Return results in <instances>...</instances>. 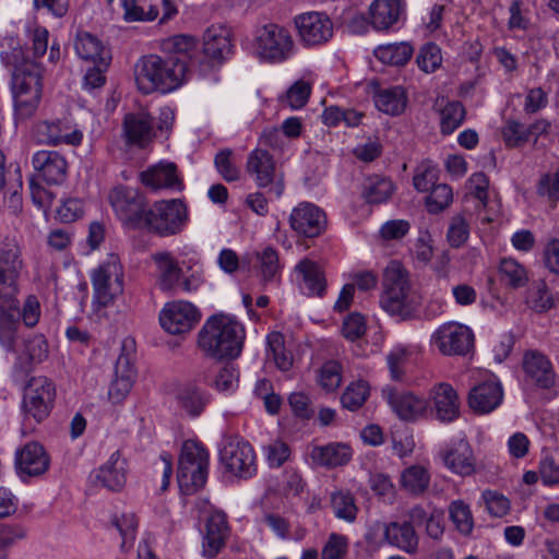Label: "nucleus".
<instances>
[{
    "mask_svg": "<svg viewBox=\"0 0 559 559\" xmlns=\"http://www.w3.org/2000/svg\"><path fill=\"white\" fill-rule=\"evenodd\" d=\"M24 269L22 252L14 242L0 246V345L7 352L19 350L17 295L20 276Z\"/></svg>",
    "mask_w": 559,
    "mask_h": 559,
    "instance_id": "nucleus-1",
    "label": "nucleus"
},
{
    "mask_svg": "<svg viewBox=\"0 0 559 559\" xmlns=\"http://www.w3.org/2000/svg\"><path fill=\"white\" fill-rule=\"evenodd\" d=\"M1 59L12 72L14 109L19 118L33 116L41 98V75L39 66L28 60L16 43L11 49L1 51Z\"/></svg>",
    "mask_w": 559,
    "mask_h": 559,
    "instance_id": "nucleus-2",
    "label": "nucleus"
},
{
    "mask_svg": "<svg viewBox=\"0 0 559 559\" xmlns=\"http://www.w3.org/2000/svg\"><path fill=\"white\" fill-rule=\"evenodd\" d=\"M246 330L235 316L216 313L209 317L198 333V347L215 359L237 358L242 350Z\"/></svg>",
    "mask_w": 559,
    "mask_h": 559,
    "instance_id": "nucleus-3",
    "label": "nucleus"
},
{
    "mask_svg": "<svg viewBox=\"0 0 559 559\" xmlns=\"http://www.w3.org/2000/svg\"><path fill=\"white\" fill-rule=\"evenodd\" d=\"M188 68V62L179 58L164 59L157 55L143 57L134 69L138 90L143 94L173 92L185 81Z\"/></svg>",
    "mask_w": 559,
    "mask_h": 559,
    "instance_id": "nucleus-4",
    "label": "nucleus"
},
{
    "mask_svg": "<svg viewBox=\"0 0 559 559\" xmlns=\"http://www.w3.org/2000/svg\"><path fill=\"white\" fill-rule=\"evenodd\" d=\"M379 305L397 321L411 320L417 312L418 297L412 288L407 271L397 262H391L384 270Z\"/></svg>",
    "mask_w": 559,
    "mask_h": 559,
    "instance_id": "nucleus-5",
    "label": "nucleus"
},
{
    "mask_svg": "<svg viewBox=\"0 0 559 559\" xmlns=\"http://www.w3.org/2000/svg\"><path fill=\"white\" fill-rule=\"evenodd\" d=\"M57 397L53 381L45 376L32 377L22 394L21 412L23 415L22 433L32 432L51 414Z\"/></svg>",
    "mask_w": 559,
    "mask_h": 559,
    "instance_id": "nucleus-6",
    "label": "nucleus"
},
{
    "mask_svg": "<svg viewBox=\"0 0 559 559\" xmlns=\"http://www.w3.org/2000/svg\"><path fill=\"white\" fill-rule=\"evenodd\" d=\"M209 474V452L194 440L183 442L178 460L177 480L186 493L202 488Z\"/></svg>",
    "mask_w": 559,
    "mask_h": 559,
    "instance_id": "nucleus-7",
    "label": "nucleus"
},
{
    "mask_svg": "<svg viewBox=\"0 0 559 559\" xmlns=\"http://www.w3.org/2000/svg\"><path fill=\"white\" fill-rule=\"evenodd\" d=\"M188 219V209L182 201H157L146 209L142 228L160 237H168L181 233Z\"/></svg>",
    "mask_w": 559,
    "mask_h": 559,
    "instance_id": "nucleus-8",
    "label": "nucleus"
},
{
    "mask_svg": "<svg viewBox=\"0 0 559 559\" xmlns=\"http://www.w3.org/2000/svg\"><path fill=\"white\" fill-rule=\"evenodd\" d=\"M254 47L258 56L270 63H283L297 51L289 31L274 23L265 24L257 31Z\"/></svg>",
    "mask_w": 559,
    "mask_h": 559,
    "instance_id": "nucleus-9",
    "label": "nucleus"
},
{
    "mask_svg": "<svg viewBox=\"0 0 559 559\" xmlns=\"http://www.w3.org/2000/svg\"><path fill=\"white\" fill-rule=\"evenodd\" d=\"M92 285L94 301L100 306H108L123 292V267L116 253H109L106 259L93 271Z\"/></svg>",
    "mask_w": 559,
    "mask_h": 559,
    "instance_id": "nucleus-10",
    "label": "nucleus"
},
{
    "mask_svg": "<svg viewBox=\"0 0 559 559\" xmlns=\"http://www.w3.org/2000/svg\"><path fill=\"white\" fill-rule=\"evenodd\" d=\"M219 459L225 468L239 478H250L257 473L255 453L251 444L237 436L222 441Z\"/></svg>",
    "mask_w": 559,
    "mask_h": 559,
    "instance_id": "nucleus-11",
    "label": "nucleus"
},
{
    "mask_svg": "<svg viewBox=\"0 0 559 559\" xmlns=\"http://www.w3.org/2000/svg\"><path fill=\"white\" fill-rule=\"evenodd\" d=\"M108 201L119 221L131 229H142L146 212L145 198L134 188L118 186L108 194Z\"/></svg>",
    "mask_w": 559,
    "mask_h": 559,
    "instance_id": "nucleus-12",
    "label": "nucleus"
},
{
    "mask_svg": "<svg viewBox=\"0 0 559 559\" xmlns=\"http://www.w3.org/2000/svg\"><path fill=\"white\" fill-rule=\"evenodd\" d=\"M430 343L443 356H465L474 348V333L467 325L450 321L432 333Z\"/></svg>",
    "mask_w": 559,
    "mask_h": 559,
    "instance_id": "nucleus-13",
    "label": "nucleus"
},
{
    "mask_svg": "<svg viewBox=\"0 0 559 559\" xmlns=\"http://www.w3.org/2000/svg\"><path fill=\"white\" fill-rule=\"evenodd\" d=\"M294 24L305 47L322 46L333 37V21L324 12L310 11L298 14L294 17Z\"/></svg>",
    "mask_w": 559,
    "mask_h": 559,
    "instance_id": "nucleus-14",
    "label": "nucleus"
},
{
    "mask_svg": "<svg viewBox=\"0 0 559 559\" xmlns=\"http://www.w3.org/2000/svg\"><path fill=\"white\" fill-rule=\"evenodd\" d=\"M247 171L259 188H267V193L278 199L285 189L283 176L276 170L272 155L262 148L252 151L247 160Z\"/></svg>",
    "mask_w": 559,
    "mask_h": 559,
    "instance_id": "nucleus-15",
    "label": "nucleus"
},
{
    "mask_svg": "<svg viewBox=\"0 0 559 559\" xmlns=\"http://www.w3.org/2000/svg\"><path fill=\"white\" fill-rule=\"evenodd\" d=\"M198 308L189 301L167 302L159 313L162 328L169 334L189 332L200 321Z\"/></svg>",
    "mask_w": 559,
    "mask_h": 559,
    "instance_id": "nucleus-16",
    "label": "nucleus"
},
{
    "mask_svg": "<svg viewBox=\"0 0 559 559\" xmlns=\"http://www.w3.org/2000/svg\"><path fill=\"white\" fill-rule=\"evenodd\" d=\"M289 225L299 236L313 238L326 227V216L322 209L310 202H301L289 215Z\"/></svg>",
    "mask_w": 559,
    "mask_h": 559,
    "instance_id": "nucleus-17",
    "label": "nucleus"
},
{
    "mask_svg": "<svg viewBox=\"0 0 559 559\" xmlns=\"http://www.w3.org/2000/svg\"><path fill=\"white\" fill-rule=\"evenodd\" d=\"M293 278L299 290L308 297H322L326 292V280L319 264L308 258L294 267Z\"/></svg>",
    "mask_w": 559,
    "mask_h": 559,
    "instance_id": "nucleus-18",
    "label": "nucleus"
},
{
    "mask_svg": "<svg viewBox=\"0 0 559 559\" xmlns=\"http://www.w3.org/2000/svg\"><path fill=\"white\" fill-rule=\"evenodd\" d=\"M122 136L128 146L146 147L155 136L152 116L146 111L127 114L122 122Z\"/></svg>",
    "mask_w": 559,
    "mask_h": 559,
    "instance_id": "nucleus-19",
    "label": "nucleus"
},
{
    "mask_svg": "<svg viewBox=\"0 0 559 559\" xmlns=\"http://www.w3.org/2000/svg\"><path fill=\"white\" fill-rule=\"evenodd\" d=\"M139 178L141 183L152 191L162 189L181 191L183 189L177 166L171 162L162 160L141 171Z\"/></svg>",
    "mask_w": 559,
    "mask_h": 559,
    "instance_id": "nucleus-20",
    "label": "nucleus"
},
{
    "mask_svg": "<svg viewBox=\"0 0 559 559\" xmlns=\"http://www.w3.org/2000/svg\"><path fill=\"white\" fill-rule=\"evenodd\" d=\"M32 165L38 176L48 185H60L67 178V159L57 151H37L32 157Z\"/></svg>",
    "mask_w": 559,
    "mask_h": 559,
    "instance_id": "nucleus-21",
    "label": "nucleus"
},
{
    "mask_svg": "<svg viewBox=\"0 0 559 559\" xmlns=\"http://www.w3.org/2000/svg\"><path fill=\"white\" fill-rule=\"evenodd\" d=\"M522 367L526 380L542 389H549L554 385L556 373L551 361L546 355L538 350H527L523 355Z\"/></svg>",
    "mask_w": 559,
    "mask_h": 559,
    "instance_id": "nucleus-22",
    "label": "nucleus"
},
{
    "mask_svg": "<svg viewBox=\"0 0 559 559\" xmlns=\"http://www.w3.org/2000/svg\"><path fill=\"white\" fill-rule=\"evenodd\" d=\"M15 464L22 478L39 476L48 469L49 456L41 444L29 442L16 452Z\"/></svg>",
    "mask_w": 559,
    "mask_h": 559,
    "instance_id": "nucleus-23",
    "label": "nucleus"
},
{
    "mask_svg": "<svg viewBox=\"0 0 559 559\" xmlns=\"http://www.w3.org/2000/svg\"><path fill=\"white\" fill-rule=\"evenodd\" d=\"M502 399L501 383L495 377H490L471 389L468 404L475 412L486 414L496 409L501 404Z\"/></svg>",
    "mask_w": 559,
    "mask_h": 559,
    "instance_id": "nucleus-24",
    "label": "nucleus"
},
{
    "mask_svg": "<svg viewBox=\"0 0 559 559\" xmlns=\"http://www.w3.org/2000/svg\"><path fill=\"white\" fill-rule=\"evenodd\" d=\"M156 265V283L162 292L176 293L179 290L182 269L177 259L167 251L152 254Z\"/></svg>",
    "mask_w": 559,
    "mask_h": 559,
    "instance_id": "nucleus-25",
    "label": "nucleus"
},
{
    "mask_svg": "<svg viewBox=\"0 0 559 559\" xmlns=\"http://www.w3.org/2000/svg\"><path fill=\"white\" fill-rule=\"evenodd\" d=\"M37 139L41 143L58 145H78L83 139L82 132L64 121H43L36 126Z\"/></svg>",
    "mask_w": 559,
    "mask_h": 559,
    "instance_id": "nucleus-26",
    "label": "nucleus"
},
{
    "mask_svg": "<svg viewBox=\"0 0 559 559\" xmlns=\"http://www.w3.org/2000/svg\"><path fill=\"white\" fill-rule=\"evenodd\" d=\"M370 25L377 31H389L404 19L400 0H374L369 7Z\"/></svg>",
    "mask_w": 559,
    "mask_h": 559,
    "instance_id": "nucleus-27",
    "label": "nucleus"
},
{
    "mask_svg": "<svg viewBox=\"0 0 559 559\" xmlns=\"http://www.w3.org/2000/svg\"><path fill=\"white\" fill-rule=\"evenodd\" d=\"M444 465L461 476L472 475L475 471V457L466 439L460 438L441 453Z\"/></svg>",
    "mask_w": 559,
    "mask_h": 559,
    "instance_id": "nucleus-28",
    "label": "nucleus"
},
{
    "mask_svg": "<svg viewBox=\"0 0 559 559\" xmlns=\"http://www.w3.org/2000/svg\"><path fill=\"white\" fill-rule=\"evenodd\" d=\"M203 52L217 62L229 58L234 52L230 29L223 25L210 26L203 36Z\"/></svg>",
    "mask_w": 559,
    "mask_h": 559,
    "instance_id": "nucleus-29",
    "label": "nucleus"
},
{
    "mask_svg": "<svg viewBox=\"0 0 559 559\" xmlns=\"http://www.w3.org/2000/svg\"><path fill=\"white\" fill-rule=\"evenodd\" d=\"M383 395L393 412L403 420H415L421 416L427 402L411 392H399L392 389H384Z\"/></svg>",
    "mask_w": 559,
    "mask_h": 559,
    "instance_id": "nucleus-30",
    "label": "nucleus"
},
{
    "mask_svg": "<svg viewBox=\"0 0 559 559\" xmlns=\"http://www.w3.org/2000/svg\"><path fill=\"white\" fill-rule=\"evenodd\" d=\"M352 455L350 447L342 442L314 445L310 451V457L314 464L330 468L347 464Z\"/></svg>",
    "mask_w": 559,
    "mask_h": 559,
    "instance_id": "nucleus-31",
    "label": "nucleus"
},
{
    "mask_svg": "<svg viewBox=\"0 0 559 559\" xmlns=\"http://www.w3.org/2000/svg\"><path fill=\"white\" fill-rule=\"evenodd\" d=\"M96 478L109 490L118 491L123 488L127 481V461L119 451L114 452L99 467Z\"/></svg>",
    "mask_w": 559,
    "mask_h": 559,
    "instance_id": "nucleus-32",
    "label": "nucleus"
},
{
    "mask_svg": "<svg viewBox=\"0 0 559 559\" xmlns=\"http://www.w3.org/2000/svg\"><path fill=\"white\" fill-rule=\"evenodd\" d=\"M437 418L441 421H452L459 416V397L449 383H439L431 390Z\"/></svg>",
    "mask_w": 559,
    "mask_h": 559,
    "instance_id": "nucleus-33",
    "label": "nucleus"
},
{
    "mask_svg": "<svg viewBox=\"0 0 559 559\" xmlns=\"http://www.w3.org/2000/svg\"><path fill=\"white\" fill-rule=\"evenodd\" d=\"M74 49L82 60L92 63L100 61L102 67L109 66V51L103 46L102 41L91 33L79 32L74 40Z\"/></svg>",
    "mask_w": 559,
    "mask_h": 559,
    "instance_id": "nucleus-34",
    "label": "nucleus"
},
{
    "mask_svg": "<svg viewBox=\"0 0 559 559\" xmlns=\"http://www.w3.org/2000/svg\"><path fill=\"white\" fill-rule=\"evenodd\" d=\"M378 110L389 116H400L407 105V95L402 86L380 88L373 96Z\"/></svg>",
    "mask_w": 559,
    "mask_h": 559,
    "instance_id": "nucleus-35",
    "label": "nucleus"
},
{
    "mask_svg": "<svg viewBox=\"0 0 559 559\" xmlns=\"http://www.w3.org/2000/svg\"><path fill=\"white\" fill-rule=\"evenodd\" d=\"M436 107H438L440 115V130L442 134H452L465 120V108L457 100H447L442 97L437 99Z\"/></svg>",
    "mask_w": 559,
    "mask_h": 559,
    "instance_id": "nucleus-36",
    "label": "nucleus"
},
{
    "mask_svg": "<svg viewBox=\"0 0 559 559\" xmlns=\"http://www.w3.org/2000/svg\"><path fill=\"white\" fill-rule=\"evenodd\" d=\"M417 354L418 347L416 345H394L386 355V365L391 378L396 381L402 380L406 371V366Z\"/></svg>",
    "mask_w": 559,
    "mask_h": 559,
    "instance_id": "nucleus-37",
    "label": "nucleus"
},
{
    "mask_svg": "<svg viewBox=\"0 0 559 559\" xmlns=\"http://www.w3.org/2000/svg\"><path fill=\"white\" fill-rule=\"evenodd\" d=\"M260 510L266 524H289L294 521L293 512L285 500L275 493L265 496Z\"/></svg>",
    "mask_w": 559,
    "mask_h": 559,
    "instance_id": "nucleus-38",
    "label": "nucleus"
},
{
    "mask_svg": "<svg viewBox=\"0 0 559 559\" xmlns=\"http://www.w3.org/2000/svg\"><path fill=\"white\" fill-rule=\"evenodd\" d=\"M160 49L169 57L191 60L198 50V40L194 36L179 34L167 37L160 41Z\"/></svg>",
    "mask_w": 559,
    "mask_h": 559,
    "instance_id": "nucleus-39",
    "label": "nucleus"
},
{
    "mask_svg": "<svg viewBox=\"0 0 559 559\" xmlns=\"http://www.w3.org/2000/svg\"><path fill=\"white\" fill-rule=\"evenodd\" d=\"M430 473L421 465H412L401 473L400 484L412 496H420L429 488Z\"/></svg>",
    "mask_w": 559,
    "mask_h": 559,
    "instance_id": "nucleus-40",
    "label": "nucleus"
},
{
    "mask_svg": "<svg viewBox=\"0 0 559 559\" xmlns=\"http://www.w3.org/2000/svg\"><path fill=\"white\" fill-rule=\"evenodd\" d=\"M413 47L406 43H392L376 48L374 56L382 63L391 66H403L413 56Z\"/></svg>",
    "mask_w": 559,
    "mask_h": 559,
    "instance_id": "nucleus-41",
    "label": "nucleus"
},
{
    "mask_svg": "<svg viewBox=\"0 0 559 559\" xmlns=\"http://www.w3.org/2000/svg\"><path fill=\"white\" fill-rule=\"evenodd\" d=\"M210 396L194 385H187L178 394V403L189 416L198 417L204 411Z\"/></svg>",
    "mask_w": 559,
    "mask_h": 559,
    "instance_id": "nucleus-42",
    "label": "nucleus"
},
{
    "mask_svg": "<svg viewBox=\"0 0 559 559\" xmlns=\"http://www.w3.org/2000/svg\"><path fill=\"white\" fill-rule=\"evenodd\" d=\"M394 191L393 182L385 177L371 176L364 183L362 195L368 203L386 202Z\"/></svg>",
    "mask_w": 559,
    "mask_h": 559,
    "instance_id": "nucleus-43",
    "label": "nucleus"
},
{
    "mask_svg": "<svg viewBox=\"0 0 559 559\" xmlns=\"http://www.w3.org/2000/svg\"><path fill=\"white\" fill-rule=\"evenodd\" d=\"M388 542L400 549L413 554L418 547V535L414 526H384Z\"/></svg>",
    "mask_w": 559,
    "mask_h": 559,
    "instance_id": "nucleus-44",
    "label": "nucleus"
},
{
    "mask_svg": "<svg viewBox=\"0 0 559 559\" xmlns=\"http://www.w3.org/2000/svg\"><path fill=\"white\" fill-rule=\"evenodd\" d=\"M229 536V526H205L202 539V555L206 558H214L225 546Z\"/></svg>",
    "mask_w": 559,
    "mask_h": 559,
    "instance_id": "nucleus-45",
    "label": "nucleus"
},
{
    "mask_svg": "<svg viewBox=\"0 0 559 559\" xmlns=\"http://www.w3.org/2000/svg\"><path fill=\"white\" fill-rule=\"evenodd\" d=\"M501 281L512 288H520L528 282L526 269L512 258L502 259L499 266Z\"/></svg>",
    "mask_w": 559,
    "mask_h": 559,
    "instance_id": "nucleus-46",
    "label": "nucleus"
},
{
    "mask_svg": "<svg viewBox=\"0 0 559 559\" xmlns=\"http://www.w3.org/2000/svg\"><path fill=\"white\" fill-rule=\"evenodd\" d=\"M267 357L272 359L282 371H287L293 366V356L284 346V336L278 332L267 335Z\"/></svg>",
    "mask_w": 559,
    "mask_h": 559,
    "instance_id": "nucleus-47",
    "label": "nucleus"
},
{
    "mask_svg": "<svg viewBox=\"0 0 559 559\" xmlns=\"http://www.w3.org/2000/svg\"><path fill=\"white\" fill-rule=\"evenodd\" d=\"M238 380V369L234 364L227 362L218 366L215 370L214 379L210 384L219 392L231 393L237 389Z\"/></svg>",
    "mask_w": 559,
    "mask_h": 559,
    "instance_id": "nucleus-48",
    "label": "nucleus"
},
{
    "mask_svg": "<svg viewBox=\"0 0 559 559\" xmlns=\"http://www.w3.org/2000/svg\"><path fill=\"white\" fill-rule=\"evenodd\" d=\"M200 524H227L228 518L224 510L206 500H198L192 510Z\"/></svg>",
    "mask_w": 559,
    "mask_h": 559,
    "instance_id": "nucleus-49",
    "label": "nucleus"
},
{
    "mask_svg": "<svg viewBox=\"0 0 559 559\" xmlns=\"http://www.w3.org/2000/svg\"><path fill=\"white\" fill-rule=\"evenodd\" d=\"M453 200V192L450 186L445 183L435 185L430 188V193L426 198V206L429 213L438 214L447 209Z\"/></svg>",
    "mask_w": 559,
    "mask_h": 559,
    "instance_id": "nucleus-50",
    "label": "nucleus"
},
{
    "mask_svg": "<svg viewBox=\"0 0 559 559\" xmlns=\"http://www.w3.org/2000/svg\"><path fill=\"white\" fill-rule=\"evenodd\" d=\"M331 504L335 516L346 522H353L356 518L357 507L349 492L338 491L332 495Z\"/></svg>",
    "mask_w": 559,
    "mask_h": 559,
    "instance_id": "nucleus-51",
    "label": "nucleus"
},
{
    "mask_svg": "<svg viewBox=\"0 0 559 559\" xmlns=\"http://www.w3.org/2000/svg\"><path fill=\"white\" fill-rule=\"evenodd\" d=\"M369 395V385L366 381L359 380L350 383L344 391L341 402L349 409L356 411L362 406Z\"/></svg>",
    "mask_w": 559,
    "mask_h": 559,
    "instance_id": "nucleus-52",
    "label": "nucleus"
},
{
    "mask_svg": "<svg viewBox=\"0 0 559 559\" xmlns=\"http://www.w3.org/2000/svg\"><path fill=\"white\" fill-rule=\"evenodd\" d=\"M439 169L431 162H423L417 166L413 178L414 187L419 192L429 191L437 183Z\"/></svg>",
    "mask_w": 559,
    "mask_h": 559,
    "instance_id": "nucleus-53",
    "label": "nucleus"
},
{
    "mask_svg": "<svg viewBox=\"0 0 559 559\" xmlns=\"http://www.w3.org/2000/svg\"><path fill=\"white\" fill-rule=\"evenodd\" d=\"M311 93V85L305 80L296 81L281 98L283 105L299 109L306 105Z\"/></svg>",
    "mask_w": 559,
    "mask_h": 559,
    "instance_id": "nucleus-54",
    "label": "nucleus"
},
{
    "mask_svg": "<svg viewBox=\"0 0 559 559\" xmlns=\"http://www.w3.org/2000/svg\"><path fill=\"white\" fill-rule=\"evenodd\" d=\"M318 382L326 392L335 391L342 383V367L337 361L330 360L319 369Z\"/></svg>",
    "mask_w": 559,
    "mask_h": 559,
    "instance_id": "nucleus-55",
    "label": "nucleus"
},
{
    "mask_svg": "<svg viewBox=\"0 0 559 559\" xmlns=\"http://www.w3.org/2000/svg\"><path fill=\"white\" fill-rule=\"evenodd\" d=\"M416 62L425 73H432L442 63L441 49L433 43L424 45L416 58Z\"/></svg>",
    "mask_w": 559,
    "mask_h": 559,
    "instance_id": "nucleus-56",
    "label": "nucleus"
},
{
    "mask_svg": "<svg viewBox=\"0 0 559 559\" xmlns=\"http://www.w3.org/2000/svg\"><path fill=\"white\" fill-rule=\"evenodd\" d=\"M123 19L126 22H150L158 16V9L151 5L147 11L138 4V0L121 1Z\"/></svg>",
    "mask_w": 559,
    "mask_h": 559,
    "instance_id": "nucleus-57",
    "label": "nucleus"
},
{
    "mask_svg": "<svg viewBox=\"0 0 559 559\" xmlns=\"http://www.w3.org/2000/svg\"><path fill=\"white\" fill-rule=\"evenodd\" d=\"M502 138L509 147H520L530 141L526 126L515 120L506 122L502 128Z\"/></svg>",
    "mask_w": 559,
    "mask_h": 559,
    "instance_id": "nucleus-58",
    "label": "nucleus"
},
{
    "mask_svg": "<svg viewBox=\"0 0 559 559\" xmlns=\"http://www.w3.org/2000/svg\"><path fill=\"white\" fill-rule=\"evenodd\" d=\"M469 237V224L463 215H455L449 224L447 238L451 247L459 248Z\"/></svg>",
    "mask_w": 559,
    "mask_h": 559,
    "instance_id": "nucleus-59",
    "label": "nucleus"
},
{
    "mask_svg": "<svg viewBox=\"0 0 559 559\" xmlns=\"http://www.w3.org/2000/svg\"><path fill=\"white\" fill-rule=\"evenodd\" d=\"M527 302L538 312L547 311L552 307V296L545 282H538L535 284L528 293Z\"/></svg>",
    "mask_w": 559,
    "mask_h": 559,
    "instance_id": "nucleus-60",
    "label": "nucleus"
},
{
    "mask_svg": "<svg viewBox=\"0 0 559 559\" xmlns=\"http://www.w3.org/2000/svg\"><path fill=\"white\" fill-rule=\"evenodd\" d=\"M214 164L219 175L226 181H236L239 179V169L234 164L231 150L226 148L219 151L215 155Z\"/></svg>",
    "mask_w": 559,
    "mask_h": 559,
    "instance_id": "nucleus-61",
    "label": "nucleus"
},
{
    "mask_svg": "<svg viewBox=\"0 0 559 559\" xmlns=\"http://www.w3.org/2000/svg\"><path fill=\"white\" fill-rule=\"evenodd\" d=\"M260 271L265 282L272 281L280 271L277 251L271 247L264 248L258 253Z\"/></svg>",
    "mask_w": 559,
    "mask_h": 559,
    "instance_id": "nucleus-62",
    "label": "nucleus"
},
{
    "mask_svg": "<svg viewBox=\"0 0 559 559\" xmlns=\"http://www.w3.org/2000/svg\"><path fill=\"white\" fill-rule=\"evenodd\" d=\"M264 453L271 467H280L289 459L290 448L286 442L276 439L264 447Z\"/></svg>",
    "mask_w": 559,
    "mask_h": 559,
    "instance_id": "nucleus-63",
    "label": "nucleus"
},
{
    "mask_svg": "<svg viewBox=\"0 0 559 559\" xmlns=\"http://www.w3.org/2000/svg\"><path fill=\"white\" fill-rule=\"evenodd\" d=\"M537 193L551 201H559V168L555 173L542 176L537 185Z\"/></svg>",
    "mask_w": 559,
    "mask_h": 559,
    "instance_id": "nucleus-64",
    "label": "nucleus"
}]
</instances>
